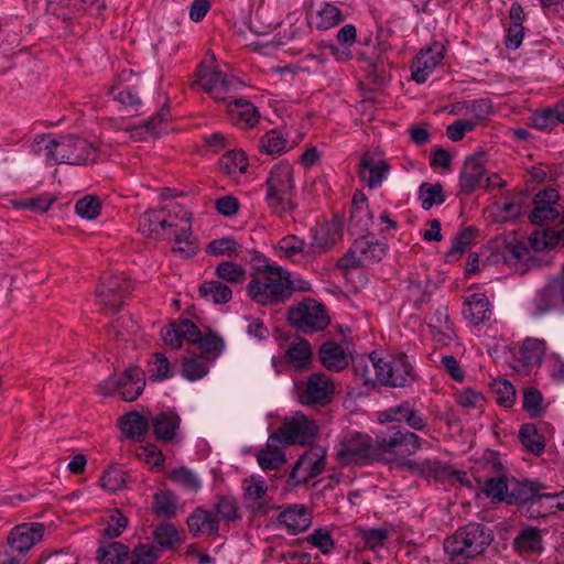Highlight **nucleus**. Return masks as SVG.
I'll return each instance as SVG.
<instances>
[{
	"mask_svg": "<svg viewBox=\"0 0 564 564\" xmlns=\"http://www.w3.org/2000/svg\"><path fill=\"white\" fill-rule=\"evenodd\" d=\"M32 154L43 158L47 164H85L94 161L96 151L87 140L75 135L55 137L37 134L30 143Z\"/></svg>",
	"mask_w": 564,
	"mask_h": 564,
	"instance_id": "1",
	"label": "nucleus"
},
{
	"mask_svg": "<svg viewBox=\"0 0 564 564\" xmlns=\"http://www.w3.org/2000/svg\"><path fill=\"white\" fill-rule=\"evenodd\" d=\"M265 203L269 209L278 216H284L295 208L294 171L286 161L274 164L267 176Z\"/></svg>",
	"mask_w": 564,
	"mask_h": 564,
	"instance_id": "2",
	"label": "nucleus"
},
{
	"mask_svg": "<svg viewBox=\"0 0 564 564\" xmlns=\"http://www.w3.org/2000/svg\"><path fill=\"white\" fill-rule=\"evenodd\" d=\"M248 294L262 305L280 302L290 296V273L274 263H264L249 282Z\"/></svg>",
	"mask_w": 564,
	"mask_h": 564,
	"instance_id": "3",
	"label": "nucleus"
},
{
	"mask_svg": "<svg viewBox=\"0 0 564 564\" xmlns=\"http://www.w3.org/2000/svg\"><path fill=\"white\" fill-rule=\"evenodd\" d=\"M492 536L478 523H469L455 531L444 541V551L449 561L474 558L488 547Z\"/></svg>",
	"mask_w": 564,
	"mask_h": 564,
	"instance_id": "4",
	"label": "nucleus"
},
{
	"mask_svg": "<svg viewBox=\"0 0 564 564\" xmlns=\"http://www.w3.org/2000/svg\"><path fill=\"white\" fill-rule=\"evenodd\" d=\"M423 445H427V442L416 434L403 431L398 426H391L376 434V441L373 442L375 457L378 459L381 455H394L397 453L411 456Z\"/></svg>",
	"mask_w": 564,
	"mask_h": 564,
	"instance_id": "5",
	"label": "nucleus"
},
{
	"mask_svg": "<svg viewBox=\"0 0 564 564\" xmlns=\"http://www.w3.org/2000/svg\"><path fill=\"white\" fill-rule=\"evenodd\" d=\"M335 449L341 465L365 464L376 459L372 437L358 431L343 432Z\"/></svg>",
	"mask_w": 564,
	"mask_h": 564,
	"instance_id": "6",
	"label": "nucleus"
},
{
	"mask_svg": "<svg viewBox=\"0 0 564 564\" xmlns=\"http://www.w3.org/2000/svg\"><path fill=\"white\" fill-rule=\"evenodd\" d=\"M372 362L378 382L392 387H404L412 380V366L403 355L380 356Z\"/></svg>",
	"mask_w": 564,
	"mask_h": 564,
	"instance_id": "7",
	"label": "nucleus"
},
{
	"mask_svg": "<svg viewBox=\"0 0 564 564\" xmlns=\"http://www.w3.org/2000/svg\"><path fill=\"white\" fill-rule=\"evenodd\" d=\"M318 433V426L301 412H295L284 419L281 426L274 433L283 445H306L313 442Z\"/></svg>",
	"mask_w": 564,
	"mask_h": 564,
	"instance_id": "8",
	"label": "nucleus"
},
{
	"mask_svg": "<svg viewBox=\"0 0 564 564\" xmlns=\"http://www.w3.org/2000/svg\"><path fill=\"white\" fill-rule=\"evenodd\" d=\"M289 319L293 326L303 333H312L324 329L329 318L324 306L315 300H304L289 313Z\"/></svg>",
	"mask_w": 564,
	"mask_h": 564,
	"instance_id": "9",
	"label": "nucleus"
},
{
	"mask_svg": "<svg viewBox=\"0 0 564 564\" xmlns=\"http://www.w3.org/2000/svg\"><path fill=\"white\" fill-rule=\"evenodd\" d=\"M143 371L138 367L128 368L119 378H109L100 384L105 395L118 392L122 400L134 401L143 391Z\"/></svg>",
	"mask_w": 564,
	"mask_h": 564,
	"instance_id": "10",
	"label": "nucleus"
},
{
	"mask_svg": "<svg viewBox=\"0 0 564 564\" xmlns=\"http://www.w3.org/2000/svg\"><path fill=\"white\" fill-rule=\"evenodd\" d=\"M299 400L306 405H326L335 393V383L321 372L312 373L307 380L297 386Z\"/></svg>",
	"mask_w": 564,
	"mask_h": 564,
	"instance_id": "11",
	"label": "nucleus"
},
{
	"mask_svg": "<svg viewBox=\"0 0 564 564\" xmlns=\"http://www.w3.org/2000/svg\"><path fill=\"white\" fill-rule=\"evenodd\" d=\"M131 288L132 284L126 276L105 274L97 288L96 296L102 308L115 312L122 306L124 296Z\"/></svg>",
	"mask_w": 564,
	"mask_h": 564,
	"instance_id": "12",
	"label": "nucleus"
},
{
	"mask_svg": "<svg viewBox=\"0 0 564 564\" xmlns=\"http://www.w3.org/2000/svg\"><path fill=\"white\" fill-rule=\"evenodd\" d=\"M131 288L132 284L126 276L105 274L97 288L96 296L102 308L115 312L122 306L124 296Z\"/></svg>",
	"mask_w": 564,
	"mask_h": 564,
	"instance_id": "13",
	"label": "nucleus"
},
{
	"mask_svg": "<svg viewBox=\"0 0 564 564\" xmlns=\"http://www.w3.org/2000/svg\"><path fill=\"white\" fill-rule=\"evenodd\" d=\"M386 254V247L378 241H371L364 235L357 238L349 252L339 260V267L349 269L355 265H368L380 261Z\"/></svg>",
	"mask_w": 564,
	"mask_h": 564,
	"instance_id": "14",
	"label": "nucleus"
},
{
	"mask_svg": "<svg viewBox=\"0 0 564 564\" xmlns=\"http://www.w3.org/2000/svg\"><path fill=\"white\" fill-rule=\"evenodd\" d=\"M484 492L492 501H507L508 503L528 502L534 498L533 491L528 485L513 484L510 488L507 479L502 476L487 479Z\"/></svg>",
	"mask_w": 564,
	"mask_h": 564,
	"instance_id": "15",
	"label": "nucleus"
},
{
	"mask_svg": "<svg viewBox=\"0 0 564 564\" xmlns=\"http://www.w3.org/2000/svg\"><path fill=\"white\" fill-rule=\"evenodd\" d=\"M197 77L199 86L216 100L225 98L232 83L216 68L213 55L199 65Z\"/></svg>",
	"mask_w": 564,
	"mask_h": 564,
	"instance_id": "16",
	"label": "nucleus"
},
{
	"mask_svg": "<svg viewBox=\"0 0 564 564\" xmlns=\"http://www.w3.org/2000/svg\"><path fill=\"white\" fill-rule=\"evenodd\" d=\"M325 459V448L321 446L311 447L293 467L290 479L293 480V484L297 485L318 476L324 470Z\"/></svg>",
	"mask_w": 564,
	"mask_h": 564,
	"instance_id": "17",
	"label": "nucleus"
},
{
	"mask_svg": "<svg viewBox=\"0 0 564 564\" xmlns=\"http://www.w3.org/2000/svg\"><path fill=\"white\" fill-rule=\"evenodd\" d=\"M533 314L543 315L551 311L564 310V283L552 278L541 288L532 301Z\"/></svg>",
	"mask_w": 564,
	"mask_h": 564,
	"instance_id": "18",
	"label": "nucleus"
},
{
	"mask_svg": "<svg viewBox=\"0 0 564 564\" xmlns=\"http://www.w3.org/2000/svg\"><path fill=\"white\" fill-rule=\"evenodd\" d=\"M443 44L434 42L429 47L421 50L411 64L412 78L417 84H423L435 70L444 58Z\"/></svg>",
	"mask_w": 564,
	"mask_h": 564,
	"instance_id": "19",
	"label": "nucleus"
},
{
	"mask_svg": "<svg viewBox=\"0 0 564 564\" xmlns=\"http://www.w3.org/2000/svg\"><path fill=\"white\" fill-rule=\"evenodd\" d=\"M389 174V165L380 153L366 152L359 163L360 181L369 188H376L382 184Z\"/></svg>",
	"mask_w": 564,
	"mask_h": 564,
	"instance_id": "20",
	"label": "nucleus"
},
{
	"mask_svg": "<svg viewBox=\"0 0 564 564\" xmlns=\"http://www.w3.org/2000/svg\"><path fill=\"white\" fill-rule=\"evenodd\" d=\"M558 199L560 194L554 188L539 192L533 199L534 207L530 214L531 223L543 225L555 220L560 216V212L554 207Z\"/></svg>",
	"mask_w": 564,
	"mask_h": 564,
	"instance_id": "21",
	"label": "nucleus"
},
{
	"mask_svg": "<svg viewBox=\"0 0 564 564\" xmlns=\"http://www.w3.org/2000/svg\"><path fill=\"white\" fill-rule=\"evenodd\" d=\"M45 527L39 522H28L12 529L8 540L12 549L26 552L39 543L44 535Z\"/></svg>",
	"mask_w": 564,
	"mask_h": 564,
	"instance_id": "22",
	"label": "nucleus"
},
{
	"mask_svg": "<svg viewBox=\"0 0 564 564\" xmlns=\"http://www.w3.org/2000/svg\"><path fill=\"white\" fill-rule=\"evenodd\" d=\"M491 315V304L484 293H474L465 300L463 316L470 327H478L487 323Z\"/></svg>",
	"mask_w": 564,
	"mask_h": 564,
	"instance_id": "23",
	"label": "nucleus"
},
{
	"mask_svg": "<svg viewBox=\"0 0 564 564\" xmlns=\"http://www.w3.org/2000/svg\"><path fill=\"white\" fill-rule=\"evenodd\" d=\"M282 441L273 433L269 436L263 448L256 454L257 462L262 470L280 469L286 462Z\"/></svg>",
	"mask_w": 564,
	"mask_h": 564,
	"instance_id": "24",
	"label": "nucleus"
},
{
	"mask_svg": "<svg viewBox=\"0 0 564 564\" xmlns=\"http://www.w3.org/2000/svg\"><path fill=\"white\" fill-rule=\"evenodd\" d=\"M227 113L232 124L240 129H251L259 121L257 108L248 100L239 98L227 104Z\"/></svg>",
	"mask_w": 564,
	"mask_h": 564,
	"instance_id": "25",
	"label": "nucleus"
},
{
	"mask_svg": "<svg viewBox=\"0 0 564 564\" xmlns=\"http://www.w3.org/2000/svg\"><path fill=\"white\" fill-rule=\"evenodd\" d=\"M372 215L368 208L366 195L358 191L354 194L349 229L355 235H364L372 224Z\"/></svg>",
	"mask_w": 564,
	"mask_h": 564,
	"instance_id": "26",
	"label": "nucleus"
},
{
	"mask_svg": "<svg viewBox=\"0 0 564 564\" xmlns=\"http://www.w3.org/2000/svg\"><path fill=\"white\" fill-rule=\"evenodd\" d=\"M311 521L310 511L302 505L289 506L279 514V522L292 534L305 531L311 525Z\"/></svg>",
	"mask_w": 564,
	"mask_h": 564,
	"instance_id": "27",
	"label": "nucleus"
},
{
	"mask_svg": "<svg viewBox=\"0 0 564 564\" xmlns=\"http://www.w3.org/2000/svg\"><path fill=\"white\" fill-rule=\"evenodd\" d=\"M245 500L252 510H263L268 503V486L261 476H250L242 481Z\"/></svg>",
	"mask_w": 564,
	"mask_h": 564,
	"instance_id": "28",
	"label": "nucleus"
},
{
	"mask_svg": "<svg viewBox=\"0 0 564 564\" xmlns=\"http://www.w3.org/2000/svg\"><path fill=\"white\" fill-rule=\"evenodd\" d=\"M485 175V166L479 156L468 158L460 172L459 187L462 192L469 194L480 184Z\"/></svg>",
	"mask_w": 564,
	"mask_h": 564,
	"instance_id": "29",
	"label": "nucleus"
},
{
	"mask_svg": "<svg viewBox=\"0 0 564 564\" xmlns=\"http://www.w3.org/2000/svg\"><path fill=\"white\" fill-rule=\"evenodd\" d=\"M187 525L194 536L210 535L218 531V519L212 511L197 508L187 518Z\"/></svg>",
	"mask_w": 564,
	"mask_h": 564,
	"instance_id": "30",
	"label": "nucleus"
},
{
	"mask_svg": "<svg viewBox=\"0 0 564 564\" xmlns=\"http://www.w3.org/2000/svg\"><path fill=\"white\" fill-rule=\"evenodd\" d=\"M167 218L164 209H149L139 219V230L148 237H159L166 228Z\"/></svg>",
	"mask_w": 564,
	"mask_h": 564,
	"instance_id": "31",
	"label": "nucleus"
},
{
	"mask_svg": "<svg viewBox=\"0 0 564 564\" xmlns=\"http://www.w3.org/2000/svg\"><path fill=\"white\" fill-rule=\"evenodd\" d=\"M513 546L520 554H540L543 551L541 531L535 527L523 529L514 539Z\"/></svg>",
	"mask_w": 564,
	"mask_h": 564,
	"instance_id": "32",
	"label": "nucleus"
},
{
	"mask_svg": "<svg viewBox=\"0 0 564 564\" xmlns=\"http://www.w3.org/2000/svg\"><path fill=\"white\" fill-rule=\"evenodd\" d=\"M152 426L158 440L171 442L175 440L180 426V417L173 412H163L153 419Z\"/></svg>",
	"mask_w": 564,
	"mask_h": 564,
	"instance_id": "33",
	"label": "nucleus"
},
{
	"mask_svg": "<svg viewBox=\"0 0 564 564\" xmlns=\"http://www.w3.org/2000/svg\"><path fill=\"white\" fill-rule=\"evenodd\" d=\"M321 361L328 370L340 371L348 365V357L343 346L325 343L319 350Z\"/></svg>",
	"mask_w": 564,
	"mask_h": 564,
	"instance_id": "34",
	"label": "nucleus"
},
{
	"mask_svg": "<svg viewBox=\"0 0 564 564\" xmlns=\"http://www.w3.org/2000/svg\"><path fill=\"white\" fill-rule=\"evenodd\" d=\"M344 20L341 10L332 3H323L312 15L311 23L317 30H329Z\"/></svg>",
	"mask_w": 564,
	"mask_h": 564,
	"instance_id": "35",
	"label": "nucleus"
},
{
	"mask_svg": "<svg viewBox=\"0 0 564 564\" xmlns=\"http://www.w3.org/2000/svg\"><path fill=\"white\" fill-rule=\"evenodd\" d=\"M288 362L295 369H306L312 360V349L308 341L297 339L290 344L284 354Z\"/></svg>",
	"mask_w": 564,
	"mask_h": 564,
	"instance_id": "36",
	"label": "nucleus"
},
{
	"mask_svg": "<svg viewBox=\"0 0 564 564\" xmlns=\"http://www.w3.org/2000/svg\"><path fill=\"white\" fill-rule=\"evenodd\" d=\"M546 352V343L539 338H525L519 350V359L525 366L532 367L541 364Z\"/></svg>",
	"mask_w": 564,
	"mask_h": 564,
	"instance_id": "37",
	"label": "nucleus"
},
{
	"mask_svg": "<svg viewBox=\"0 0 564 564\" xmlns=\"http://www.w3.org/2000/svg\"><path fill=\"white\" fill-rule=\"evenodd\" d=\"M199 294L215 304H226L232 297L231 289L219 280L205 281L199 286Z\"/></svg>",
	"mask_w": 564,
	"mask_h": 564,
	"instance_id": "38",
	"label": "nucleus"
},
{
	"mask_svg": "<svg viewBox=\"0 0 564 564\" xmlns=\"http://www.w3.org/2000/svg\"><path fill=\"white\" fill-rule=\"evenodd\" d=\"M169 478L175 485L192 491L197 492L202 489L203 482L198 474L186 466H181L172 469L169 473Z\"/></svg>",
	"mask_w": 564,
	"mask_h": 564,
	"instance_id": "39",
	"label": "nucleus"
},
{
	"mask_svg": "<svg viewBox=\"0 0 564 564\" xmlns=\"http://www.w3.org/2000/svg\"><path fill=\"white\" fill-rule=\"evenodd\" d=\"M259 149L262 153L274 155L289 151L292 149V145L289 144L288 139L283 135L282 132L278 130H271L260 138Z\"/></svg>",
	"mask_w": 564,
	"mask_h": 564,
	"instance_id": "40",
	"label": "nucleus"
},
{
	"mask_svg": "<svg viewBox=\"0 0 564 564\" xmlns=\"http://www.w3.org/2000/svg\"><path fill=\"white\" fill-rule=\"evenodd\" d=\"M173 252L182 258H191L197 251V245L192 234V225L182 226L174 235Z\"/></svg>",
	"mask_w": 564,
	"mask_h": 564,
	"instance_id": "41",
	"label": "nucleus"
},
{
	"mask_svg": "<svg viewBox=\"0 0 564 564\" xmlns=\"http://www.w3.org/2000/svg\"><path fill=\"white\" fill-rule=\"evenodd\" d=\"M208 364V360L203 356H186L182 361V376L189 381L200 380L209 371Z\"/></svg>",
	"mask_w": 564,
	"mask_h": 564,
	"instance_id": "42",
	"label": "nucleus"
},
{
	"mask_svg": "<svg viewBox=\"0 0 564 564\" xmlns=\"http://www.w3.org/2000/svg\"><path fill=\"white\" fill-rule=\"evenodd\" d=\"M121 430L132 440L143 437L149 430V421L137 412H130L122 417Z\"/></svg>",
	"mask_w": 564,
	"mask_h": 564,
	"instance_id": "43",
	"label": "nucleus"
},
{
	"mask_svg": "<svg viewBox=\"0 0 564 564\" xmlns=\"http://www.w3.org/2000/svg\"><path fill=\"white\" fill-rule=\"evenodd\" d=\"M275 252L280 258L294 259L306 252L305 241L294 235L285 236L278 241Z\"/></svg>",
	"mask_w": 564,
	"mask_h": 564,
	"instance_id": "44",
	"label": "nucleus"
},
{
	"mask_svg": "<svg viewBox=\"0 0 564 564\" xmlns=\"http://www.w3.org/2000/svg\"><path fill=\"white\" fill-rule=\"evenodd\" d=\"M240 251L241 246L230 237L214 239L206 247V252L213 257H236Z\"/></svg>",
	"mask_w": 564,
	"mask_h": 564,
	"instance_id": "45",
	"label": "nucleus"
},
{
	"mask_svg": "<svg viewBox=\"0 0 564 564\" xmlns=\"http://www.w3.org/2000/svg\"><path fill=\"white\" fill-rule=\"evenodd\" d=\"M127 555L128 547L120 542L104 544L97 552L100 564H121Z\"/></svg>",
	"mask_w": 564,
	"mask_h": 564,
	"instance_id": "46",
	"label": "nucleus"
},
{
	"mask_svg": "<svg viewBox=\"0 0 564 564\" xmlns=\"http://www.w3.org/2000/svg\"><path fill=\"white\" fill-rule=\"evenodd\" d=\"M220 166L228 174H241L248 167V158L242 150H229L220 159Z\"/></svg>",
	"mask_w": 564,
	"mask_h": 564,
	"instance_id": "47",
	"label": "nucleus"
},
{
	"mask_svg": "<svg viewBox=\"0 0 564 564\" xmlns=\"http://www.w3.org/2000/svg\"><path fill=\"white\" fill-rule=\"evenodd\" d=\"M198 344L203 352L202 356L205 357L208 362L217 359L225 349L223 337L214 332H208V334L202 336V340H199Z\"/></svg>",
	"mask_w": 564,
	"mask_h": 564,
	"instance_id": "48",
	"label": "nucleus"
},
{
	"mask_svg": "<svg viewBox=\"0 0 564 564\" xmlns=\"http://www.w3.org/2000/svg\"><path fill=\"white\" fill-rule=\"evenodd\" d=\"M490 107L485 100H471L454 106L453 112L468 116L467 119L476 121V126L489 113Z\"/></svg>",
	"mask_w": 564,
	"mask_h": 564,
	"instance_id": "49",
	"label": "nucleus"
},
{
	"mask_svg": "<svg viewBox=\"0 0 564 564\" xmlns=\"http://www.w3.org/2000/svg\"><path fill=\"white\" fill-rule=\"evenodd\" d=\"M215 275L230 284H241L246 280V270L238 263L225 261L215 268Z\"/></svg>",
	"mask_w": 564,
	"mask_h": 564,
	"instance_id": "50",
	"label": "nucleus"
},
{
	"mask_svg": "<svg viewBox=\"0 0 564 564\" xmlns=\"http://www.w3.org/2000/svg\"><path fill=\"white\" fill-rule=\"evenodd\" d=\"M519 438L522 445L532 454L539 455L544 451L543 437L532 424H524L521 427Z\"/></svg>",
	"mask_w": 564,
	"mask_h": 564,
	"instance_id": "51",
	"label": "nucleus"
},
{
	"mask_svg": "<svg viewBox=\"0 0 564 564\" xmlns=\"http://www.w3.org/2000/svg\"><path fill=\"white\" fill-rule=\"evenodd\" d=\"M137 457L145 463L151 469L161 470L164 467L165 458L162 452L154 444L141 445L135 449Z\"/></svg>",
	"mask_w": 564,
	"mask_h": 564,
	"instance_id": "52",
	"label": "nucleus"
},
{
	"mask_svg": "<svg viewBox=\"0 0 564 564\" xmlns=\"http://www.w3.org/2000/svg\"><path fill=\"white\" fill-rule=\"evenodd\" d=\"M148 375L152 381H163L170 377V362L163 354L155 352L148 360Z\"/></svg>",
	"mask_w": 564,
	"mask_h": 564,
	"instance_id": "53",
	"label": "nucleus"
},
{
	"mask_svg": "<svg viewBox=\"0 0 564 564\" xmlns=\"http://www.w3.org/2000/svg\"><path fill=\"white\" fill-rule=\"evenodd\" d=\"M419 198L424 209H430L434 205L444 202L443 187L441 184L424 183L420 186Z\"/></svg>",
	"mask_w": 564,
	"mask_h": 564,
	"instance_id": "54",
	"label": "nucleus"
},
{
	"mask_svg": "<svg viewBox=\"0 0 564 564\" xmlns=\"http://www.w3.org/2000/svg\"><path fill=\"white\" fill-rule=\"evenodd\" d=\"M534 251H544L554 248L560 241V235L552 229L536 230L529 239Z\"/></svg>",
	"mask_w": 564,
	"mask_h": 564,
	"instance_id": "55",
	"label": "nucleus"
},
{
	"mask_svg": "<svg viewBox=\"0 0 564 564\" xmlns=\"http://www.w3.org/2000/svg\"><path fill=\"white\" fill-rule=\"evenodd\" d=\"M153 511L159 517H171L176 509V498L169 490L156 492L153 497Z\"/></svg>",
	"mask_w": 564,
	"mask_h": 564,
	"instance_id": "56",
	"label": "nucleus"
},
{
	"mask_svg": "<svg viewBox=\"0 0 564 564\" xmlns=\"http://www.w3.org/2000/svg\"><path fill=\"white\" fill-rule=\"evenodd\" d=\"M492 392L500 405L505 408H511L513 405L516 401V389L508 380H495L492 383Z\"/></svg>",
	"mask_w": 564,
	"mask_h": 564,
	"instance_id": "57",
	"label": "nucleus"
},
{
	"mask_svg": "<svg viewBox=\"0 0 564 564\" xmlns=\"http://www.w3.org/2000/svg\"><path fill=\"white\" fill-rule=\"evenodd\" d=\"M101 203L97 196L86 195L75 204L76 214L85 219H94L100 214Z\"/></svg>",
	"mask_w": 564,
	"mask_h": 564,
	"instance_id": "58",
	"label": "nucleus"
},
{
	"mask_svg": "<svg viewBox=\"0 0 564 564\" xmlns=\"http://www.w3.org/2000/svg\"><path fill=\"white\" fill-rule=\"evenodd\" d=\"M390 534L388 527L373 528L360 531V536L367 547L376 551L384 545L386 540Z\"/></svg>",
	"mask_w": 564,
	"mask_h": 564,
	"instance_id": "59",
	"label": "nucleus"
},
{
	"mask_svg": "<svg viewBox=\"0 0 564 564\" xmlns=\"http://www.w3.org/2000/svg\"><path fill=\"white\" fill-rule=\"evenodd\" d=\"M126 477L123 470L118 466L109 467L101 476L100 484L104 489L115 492L123 487Z\"/></svg>",
	"mask_w": 564,
	"mask_h": 564,
	"instance_id": "60",
	"label": "nucleus"
},
{
	"mask_svg": "<svg viewBox=\"0 0 564 564\" xmlns=\"http://www.w3.org/2000/svg\"><path fill=\"white\" fill-rule=\"evenodd\" d=\"M307 542L317 547L323 554H329L335 541L327 529H316L307 538Z\"/></svg>",
	"mask_w": 564,
	"mask_h": 564,
	"instance_id": "61",
	"label": "nucleus"
},
{
	"mask_svg": "<svg viewBox=\"0 0 564 564\" xmlns=\"http://www.w3.org/2000/svg\"><path fill=\"white\" fill-rule=\"evenodd\" d=\"M127 524V518L120 511L113 510L106 518L104 534L108 538H117L123 532Z\"/></svg>",
	"mask_w": 564,
	"mask_h": 564,
	"instance_id": "62",
	"label": "nucleus"
},
{
	"mask_svg": "<svg viewBox=\"0 0 564 564\" xmlns=\"http://www.w3.org/2000/svg\"><path fill=\"white\" fill-rule=\"evenodd\" d=\"M154 540L163 547H171L178 543L180 536L176 528L171 523L159 525L154 530Z\"/></svg>",
	"mask_w": 564,
	"mask_h": 564,
	"instance_id": "63",
	"label": "nucleus"
},
{
	"mask_svg": "<svg viewBox=\"0 0 564 564\" xmlns=\"http://www.w3.org/2000/svg\"><path fill=\"white\" fill-rule=\"evenodd\" d=\"M214 516L219 520H234L237 517L236 501L229 497H220L214 505L212 511Z\"/></svg>",
	"mask_w": 564,
	"mask_h": 564,
	"instance_id": "64",
	"label": "nucleus"
}]
</instances>
